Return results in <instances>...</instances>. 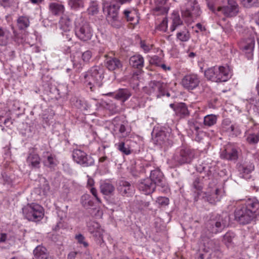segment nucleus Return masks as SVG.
I'll return each instance as SVG.
<instances>
[{
    "label": "nucleus",
    "instance_id": "obj_1",
    "mask_svg": "<svg viewBox=\"0 0 259 259\" xmlns=\"http://www.w3.org/2000/svg\"><path fill=\"white\" fill-rule=\"evenodd\" d=\"M80 80L83 84L92 92L102 87L103 83L104 69L100 66H94L83 73Z\"/></svg>",
    "mask_w": 259,
    "mask_h": 259
},
{
    "label": "nucleus",
    "instance_id": "obj_2",
    "mask_svg": "<svg viewBox=\"0 0 259 259\" xmlns=\"http://www.w3.org/2000/svg\"><path fill=\"white\" fill-rule=\"evenodd\" d=\"M228 225L227 218H224L220 215L210 219L205 225V228L203 230L201 238L203 241H206L213 234L222 232Z\"/></svg>",
    "mask_w": 259,
    "mask_h": 259
},
{
    "label": "nucleus",
    "instance_id": "obj_3",
    "mask_svg": "<svg viewBox=\"0 0 259 259\" xmlns=\"http://www.w3.org/2000/svg\"><path fill=\"white\" fill-rule=\"evenodd\" d=\"M204 75L208 80L213 82H225L230 78V69L228 66H215L207 69Z\"/></svg>",
    "mask_w": 259,
    "mask_h": 259
},
{
    "label": "nucleus",
    "instance_id": "obj_4",
    "mask_svg": "<svg viewBox=\"0 0 259 259\" xmlns=\"http://www.w3.org/2000/svg\"><path fill=\"white\" fill-rule=\"evenodd\" d=\"M22 210L24 218L31 222H39L44 216L43 207L37 203H28L22 208Z\"/></svg>",
    "mask_w": 259,
    "mask_h": 259
},
{
    "label": "nucleus",
    "instance_id": "obj_5",
    "mask_svg": "<svg viewBox=\"0 0 259 259\" xmlns=\"http://www.w3.org/2000/svg\"><path fill=\"white\" fill-rule=\"evenodd\" d=\"M119 8L120 6L114 2L109 3L106 1L103 4V11L106 15L108 22L115 27H118L120 26L118 16Z\"/></svg>",
    "mask_w": 259,
    "mask_h": 259
},
{
    "label": "nucleus",
    "instance_id": "obj_6",
    "mask_svg": "<svg viewBox=\"0 0 259 259\" xmlns=\"http://www.w3.org/2000/svg\"><path fill=\"white\" fill-rule=\"evenodd\" d=\"M75 34L80 40L87 42L91 39L93 29L89 22L80 20L75 23Z\"/></svg>",
    "mask_w": 259,
    "mask_h": 259
},
{
    "label": "nucleus",
    "instance_id": "obj_7",
    "mask_svg": "<svg viewBox=\"0 0 259 259\" xmlns=\"http://www.w3.org/2000/svg\"><path fill=\"white\" fill-rule=\"evenodd\" d=\"M194 157V151L189 148H183L177 151L172 159L176 165L190 163Z\"/></svg>",
    "mask_w": 259,
    "mask_h": 259
},
{
    "label": "nucleus",
    "instance_id": "obj_8",
    "mask_svg": "<svg viewBox=\"0 0 259 259\" xmlns=\"http://www.w3.org/2000/svg\"><path fill=\"white\" fill-rule=\"evenodd\" d=\"M235 219L242 225L250 223L255 218L245 205L237 208L234 212Z\"/></svg>",
    "mask_w": 259,
    "mask_h": 259
},
{
    "label": "nucleus",
    "instance_id": "obj_9",
    "mask_svg": "<svg viewBox=\"0 0 259 259\" xmlns=\"http://www.w3.org/2000/svg\"><path fill=\"white\" fill-rule=\"evenodd\" d=\"M72 156L75 162L82 166L88 167L94 164V159L80 149H74L72 152Z\"/></svg>",
    "mask_w": 259,
    "mask_h": 259
},
{
    "label": "nucleus",
    "instance_id": "obj_10",
    "mask_svg": "<svg viewBox=\"0 0 259 259\" xmlns=\"http://www.w3.org/2000/svg\"><path fill=\"white\" fill-rule=\"evenodd\" d=\"M153 140L155 144L159 146L164 151L172 145L169 134L164 131H160L156 133Z\"/></svg>",
    "mask_w": 259,
    "mask_h": 259
},
{
    "label": "nucleus",
    "instance_id": "obj_11",
    "mask_svg": "<svg viewBox=\"0 0 259 259\" xmlns=\"http://www.w3.org/2000/svg\"><path fill=\"white\" fill-rule=\"evenodd\" d=\"M182 15L187 18H195L201 14L200 7L196 0H188L185 8L182 10Z\"/></svg>",
    "mask_w": 259,
    "mask_h": 259
},
{
    "label": "nucleus",
    "instance_id": "obj_12",
    "mask_svg": "<svg viewBox=\"0 0 259 259\" xmlns=\"http://www.w3.org/2000/svg\"><path fill=\"white\" fill-rule=\"evenodd\" d=\"M228 5L218 7L217 11L221 12L227 17L235 16L239 13V6L235 0H227Z\"/></svg>",
    "mask_w": 259,
    "mask_h": 259
},
{
    "label": "nucleus",
    "instance_id": "obj_13",
    "mask_svg": "<svg viewBox=\"0 0 259 259\" xmlns=\"http://www.w3.org/2000/svg\"><path fill=\"white\" fill-rule=\"evenodd\" d=\"M200 81V78L197 74H189L183 77L181 84L187 90H193L199 85Z\"/></svg>",
    "mask_w": 259,
    "mask_h": 259
},
{
    "label": "nucleus",
    "instance_id": "obj_14",
    "mask_svg": "<svg viewBox=\"0 0 259 259\" xmlns=\"http://www.w3.org/2000/svg\"><path fill=\"white\" fill-rule=\"evenodd\" d=\"M238 156V152L237 148L231 145H227L220 153L222 159L228 160H236Z\"/></svg>",
    "mask_w": 259,
    "mask_h": 259
},
{
    "label": "nucleus",
    "instance_id": "obj_15",
    "mask_svg": "<svg viewBox=\"0 0 259 259\" xmlns=\"http://www.w3.org/2000/svg\"><path fill=\"white\" fill-rule=\"evenodd\" d=\"M105 57H106L105 65L108 70L110 71H118L122 68V63L118 58L109 56L107 55H106Z\"/></svg>",
    "mask_w": 259,
    "mask_h": 259
},
{
    "label": "nucleus",
    "instance_id": "obj_16",
    "mask_svg": "<svg viewBox=\"0 0 259 259\" xmlns=\"http://www.w3.org/2000/svg\"><path fill=\"white\" fill-rule=\"evenodd\" d=\"M151 94H155L157 98L165 95L166 85L160 81L152 80L149 83Z\"/></svg>",
    "mask_w": 259,
    "mask_h": 259
},
{
    "label": "nucleus",
    "instance_id": "obj_17",
    "mask_svg": "<svg viewBox=\"0 0 259 259\" xmlns=\"http://www.w3.org/2000/svg\"><path fill=\"white\" fill-rule=\"evenodd\" d=\"M87 227L89 232L93 235L96 240L103 239V230L97 222L90 221L87 223Z\"/></svg>",
    "mask_w": 259,
    "mask_h": 259
},
{
    "label": "nucleus",
    "instance_id": "obj_18",
    "mask_svg": "<svg viewBox=\"0 0 259 259\" xmlns=\"http://www.w3.org/2000/svg\"><path fill=\"white\" fill-rule=\"evenodd\" d=\"M156 188L155 184L152 182L151 179L146 178L142 180L139 184V189L148 195L153 193Z\"/></svg>",
    "mask_w": 259,
    "mask_h": 259
},
{
    "label": "nucleus",
    "instance_id": "obj_19",
    "mask_svg": "<svg viewBox=\"0 0 259 259\" xmlns=\"http://www.w3.org/2000/svg\"><path fill=\"white\" fill-rule=\"evenodd\" d=\"M244 205L255 218L259 215V201L256 198L247 199Z\"/></svg>",
    "mask_w": 259,
    "mask_h": 259
},
{
    "label": "nucleus",
    "instance_id": "obj_20",
    "mask_svg": "<svg viewBox=\"0 0 259 259\" xmlns=\"http://www.w3.org/2000/svg\"><path fill=\"white\" fill-rule=\"evenodd\" d=\"M254 44V40L252 38H249L246 42H242L240 44V47L245 53L248 59H251L253 57Z\"/></svg>",
    "mask_w": 259,
    "mask_h": 259
},
{
    "label": "nucleus",
    "instance_id": "obj_21",
    "mask_svg": "<svg viewBox=\"0 0 259 259\" xmlns=\"http://www.w3.org/2000/svg\"><path fill=\"white\" fill-rule=\"evenodd\" d=\"M155 185L159 186L161 187H165L164 179L162 173L158 168L151 171L150 178Z\"/></svg>",
    "mask_w": 259,
    "mask_h": 259
},
{
    "label": "nucleus",
    "instance_id": "obj_22",
    "mask_svg": "<svg viewBox=\"0 0 259 259\" xmlns=\"http://www.w3.org/2000/svg\"><path fill=\"white\" fill-rule=\"evenodd\" d=\"M222 130L223 132L234 134L235 133L240 134L236 124L232 123L231 120L229 118L224 119L222 123Z\"/></svg>",
    "mask_w": 259,
    "mask_h": 259
},
{
    "label": "nucleus",
    "instance_id": "obj_23",
    "mask_svg": "<svg viewBox=\"0 0 259 259\" xmlns=\"http://www.w3.org/2000/svg\"><path fill=\"white\" fill-rule=\"evenodd\" d=\"M167 1V0H155L156 6L153 9L154 15H162L165 16L167 14L168 8L165 6Z\"/></svg>",
    "mask_w": 259,
    "mask_h": 259
},
{
    "label": "nucleus",
    "instance_id": "obj_24",
    "mask_svg": "<svg viewBox=\"0 0 259 259\" xmlns=\"http://www.w3.org/2000/svg\"><path fill=\"white\" fill-rule=\"evenodd\" d=\"M119 193L122 196H129L133 193V188L130 183L121 181L117 188Z\"/></svg>",
    "mask_w": 259,
    "mask_h": 259
},
{
    "label": "nucleus",
    "instance_id": "obj_25",
    "mask_svg": "<svg viewBox=\"0 0 259 259\" xmlns=\"http://www.w3.org/2000/svg\"><path fill=\"white\" fill-rule=\"evenodd\" d=\"M40 161L39 156L34 151H32L28 154L26 162L30 167L34 168L39 167Z\"/></svg>",
    "mask_w": 259,
    "mask_h": 259
},
{
    "label": "nucleus",
    "instance_id": "obj_26",
    "mask_svg": "<svg viewBox=\"0 0 259 259\" xmlns=\"http://www.w3.org/2000/svg\"><path fill=\"white\" fill-rule=\"evenodd\" d=\"M49 9L51 13L54 16L61 15L65 11L64 5L57 2L50 3L49 5Z\"/></svg>",
    "mask_w": 259,
    "mask_h": 259
},
{
    "label": "nucleus",
    "instance_id": "obj_27",
    "mask_svg": "<svg viewBox=\"0 0 259 259\" xmlns=\"http://www.w3.org/2000/svg\"><path fill=\"white\" fill-rule=\"evenodd\" d=\"M175 114L180 118H185L189 115V112L186 104L184 103H177L175 109Z\"/></svg>",
    "mask_w": 259,
    "mask_h": 259
},
{
    "label": "nucleus",
    "instance_id": "obj_28",
    "mask_svg": "<svg viewBox=\"0 0 259 259\" xmlns=\"http://www.w3.org/2000/svg\"><path fill=\"white\" fill-rule=\"evenodd\" d=\"M172 23L170 26V30L174 31L175 30L185 26L183 24V21L181 19L180 16L178 12H174L171 16Z\"/></svg>",
    "mask_w": 259,
    "mask_h": 259
},
{
    "label": "nucleus",
    "instance_id": "obj_29",
    "mask_svg": "<svg viewBox=\"0 0 259 259\" xmlns=\"http://www.w3.org/2000/svg\"><path fill=\"white\" fill-rule=\"evenodd\" d=\"M177 30L176 38L178 40L182 42H186L189 40L191 37L190 33L186 26Z\"/></svg>",
    "mask_w": 259,
    "mask_h": 259
},
{
    "label": "nucleus",
    "instance_id": "obj_30",
    "mask_svg": "<svg viewBox=\"0 0 259 259\" xmlns=\"http://www.w3.org/2000/svg\"><path fill=\"white\" fill-rule=\"evenodd\" d=\"M130 64L133 67L141 69L144 66V59L141 55H136L130 59Z\"/></svg>",
    "mask_w": 259,
    "mask_h": 259
},
{
    "label": "nucleus",
    "instance_id": "obj_31",
    "mask_svg": "<svg viewBox=\"0 0 259 259\" xmlns=\"http://www.w3.org/2000/svg\"><path fill=\"white\" fill-rule=\"evenodd\" d=\"M212 167L206 164L202 163L196 166V170L198 172L202 174L204 172L205 175L202 176L201 177L204 178L205 177L207 178L208 179L212 176V171L211 170Z\"/></svg>",
    "mask_w": 259,
    "mask_h": 259
},
{
    "label": "nucleus",
    "instance_id": "obj_32",
    "mask_svg": "<svg viewBox=\"0 0 259 259\" xmlns=\"http://www.w3.org/2000/svg\"><path fill=\"white\" fill-rule=\"evenodd\" d=\"M33 254L35 259H47L49 256L46 248L41 245L35 247L33 250Z\"/></svg>",
    "mask_w": 259,
    "mask_h": 259
},
{
    "label": "nucleus",
    "instance_id": "obj_33",
    "mask_svg": "<svg viewBox=\"0 0 259 259\" xmlns=\"http://www.w3.org/2000/svg\"><path fill=\"white\" fill-rule=\"evenodd\" d=\"M11 246L10 235L6 233H0V248L8 249Z\"/></svg>",
    "mask_w": 259,
    "mask_h": 259
},
{
    "label": "nucleus",
    "instance_id": "obj_34",
    "mask_svg": "<svg viewBox=\"0 0 259 259\" xmlns=\"http://www.w3.org/2000/svg\"><path fill=\"white\" fill-rule=\"evenodd\" d=\"M246 142L251 146H255L259 143V132L253 133L249 130L246 133Z\"/></svg>",
    "mask_w": 259,
    "mask_h": 259
},
{
    "label": "nucleus",
    "instance_id": "obj_35",
    "mask_svg": "<svg viewBox=\"0 0 259 259\" xmlns=\"http://www.w3.org/2000/svg\"><path fill=\"white\" fill-rule=\"evenodd\" d=\"M131 96L132 94L128 89H120L115 94L114 98L116 100H121L122 103H124Z\"/></svg>",
    "mask_w": 259,
    "mask_h": 259
},
{
    "label": "nucleus",
    "instance_id": "obj_36",
    "mask_svg": "<svg viewBox=\"0 0 259 259\" xmlns=\"http://www.w3.org/2000/svg\"><path fill=\"white\" fill-rule=\"evenodd\" d=\"M220 193V190L218 188H215L211 193L208 192L206 195L207 201L211 204H214L219 201L221 200Z\"/></svg>",
    "mask_w": 259,
    "mask_h": 259
},
{
    "label": "nucleus",
    "instance_id": "obj_37",
    "mask_svg": "<svg viewBox=\"0 0 259 259\" xmlns=\"http://www.w3.org/2000/svg\"><path fill=\"white\" fill-rule=\"evenodd\" d=\"M100 190L102 193L105 195L112 194L114 191V186L109 182L104 181L100 185Z\"/></svg>",
    "mask_w": 259,
    "mask_h": 259
},
{
    "label": "nucleus",
    "instance_id": "obj_38",
    "mask_svg": "<svg viewBox=\"0 0 259 259\" xmlns=\"http://www.w3.org/2000/svg\"><path fill=\"white\" fill-rule=\"evenodd\" d=\"M60 27L63 30H70L71 28V21L67 15H63L60 20Z\"/></svg>",
    "mask_w": 259,
    "mask_h": 259
},
{
    "label": "nucleus",
    "instance_id": "obj_39",
    "mask_svg": "<svg viewBox=\"0 0 259 259\" xmlns=\"http://www.w3.org/2000/svg\"><path fill=\"white\" fill-rule=\"evenodd\" d=\"M123 13L125 18L127 21L132 22L136 19V22H138V16L135 10L126 9L124 10Z\"/></svg>",
    "mask_w": 259,
    "mask_h": 259
},
{
    "label": "nucleus",
    "instance_id": "obj_40",
    "mask_svg": "<svg viewBox=\"0 0 259 259\" xmlns=\"http://www.w3.org/2000/svg\"><path fill=\"white\" fill-rule=\"evenodd\" d=\"M29 24V20L26 16H20L17 19V26L19 29L23 30L27 28Z\"/></svg>",
    "mask_w": 259,
    "mask_h": 259
},
{
    "label": "nucleus",
    "instance_id": "obj_41",
    "mask_svg": "<svg viewBox=\"0 0 259 259\" xmlns=\"http://www.w3.org/2000/svg\"><path fill=\"white\" fill-rule=\"evenodd\" d=\"M218 117L214 114H209L204 117L203 123L205 126H211L214 125L217 121Z\"/></svg>",
    "mask_w": 259,
    "mask_h": 259
},
{
    "label": "nucleus",
    "instance_id": "obj_42",
    "mask_svg": "<svg viewBox=\"0 0 259 259\" xmlns=\"http://www.w3.org/2000/svg\"><path fill=\"white\" fill-rule=\"evenodd\" d=\"M80 202L82 205L86 208L94 205V201L91 199V197L88 194H84L81 197Z\"/></svg>",
    "mask_w": 259,
    "mask_h": 259
},
{
    "label": "nucleus",
    "instance_id": "obj_43",
    "mask_svg": "<svg viewBox=\"0 0 259 259\" xmlns=\"http://www.w3.org/2000/svg\"><path fill=\"white\" fill-rule=\"evenodd\" d=\"M42 157L44 158L43 162L45 165L51 167L54 164V157L49 152H44Z\"/></svg>",
    "mask_w": 259,
    "mask_h": 259
},
{
    "label": "nucleus",
    "instance_id": "obj_44",
    "mask_svg": "<svg viewBox=\"0 0 259 259\" xmlns=\"http://www.w3.org/2000/svg\"><path fill=\"white\" fill-rule=\"evenodd\" d=\"M68 5L70 8L74 10H77L84 7L83 0H69Z\"/></svg>",
    "mask_w": 259,
    "mask_h": 259
},
{
    "label": "nucleus",
    "instance_id": "obj_45",
    "mask_svg": "<svg viewBox=\"0 0 259 259\" xmlns=\"http://www.w3.org/2000/svg\"><path fill=\"white\" fill-rule=\"evenodd\" d=\"M117 148L120 152L123 154L127 155L131 153V151L130 149V147L128 145L126 146L125 145V143L123 142H119L118 144H115Z\"/></svg>",
    "mask_w": 259,
    "mask_h": 259
},
{
    "label": "nucleus",
    "instance_id": "obj_46",
    "mask_svg": "<svg viewBox=\"0 0 259 259\" xmlns=\"http://www.w3.org/2000/svg\"><path fill=\"white\" fill-rule=\"evenodd\" d=\"M206 4L208 9L213 13L218 14L217 6L218 5V0H206Z\"/></svg>",
    "mask_w": 259,
    "mask_h": 259
},
{
    "label": "nucleus",
    "instance_id": "obj_47",
    "mask_svg": "<svg viewBox=\"0 0 259 259\" xmlns=\"http://www.w3.org/2000/svg\"><path fill=\"white\" fill-rule=\"evenodd\" d=\"M193 187L195 189V192L197 191L198 194H199L203 188V184L200 178L197 177L195 178L193 183Z\"/></svg>",
    "mask_w": 259,
    "mask_h": 259
},
{
    "label": "nucleus",
    "instance_id": "obj_48",
    "mask_svg": "<svg viewBox=\"0 0 259 259\" xmlns=\"http://www.w3.org/2000/svg\"><path fill=\"white\" fill-rule=\"evenodd\" d=\"M235 237V234L231 232H228L224 236V241L226 245L229 246L232 242Z\"/></svg>",
    "mask_w": 259,
    "mask_h": 259
},
{
    "label": "nucleus",
    "instance_id": "obj_49",
    "mask_svg": "<svg viewBox=\"0 0 259 259\" xmlns=\"http://www.w3.org/2000/svg\"><path fill=\"white\" fill-rule=\"evenodd\" d=\"M167 23L168 20L166 17H164L162 19V21L156 27V29L158 30L165 32L167 29Z\"/></svg>",
    "mask_w": 259,
    "mask_h": 259
},
{
    "label": "nucleus",
    "instance_id": "obj_50",
    "mask_svg": "<svg viewBox=\"0 0 259 259\" xmlns=\"http://www.w3.org/2000/svg\"><path fill=\"white\" fill-rule=\"evenodd\" d=\"M188 123L189 130L192 132L193 134L200 130L197 122L195 121L193 119L189 120Z\"/></svg>",
    "mask_w": 259,
    "mask_h": 259
},
{
    "label": "nucleus",
    "instance_id": "obj_51",
    "mask_svg": "<svg viewBox=\"0 0 259 259\" xmlns=\"http://www.w3.org/2000/svg\"><path fill=\"white\" fill-rule=\"evenodd\" d=\"M92 57V53L90 50H87V51L84 52L83 53H82V55H81L82 60L84 63L89 62Z\"/></svg>",
    "mask_w": 259,
    "mask_h": 259
},
{
    "label": "nucleus",
    "instance_id": "obj_52",
    "mask_svg": "<svg viewBox=\"0 0 259 259\" xmlns=\"http://www.w3.org/2000/svg\"><path fill=\"white\" fill-rule=\"evenodd\" d=\"M156 203L160 206H166L169 204V199L165 197H158L157 198Z\"/></svg>",
    "mask_w": 259,
    "mask_h": 259
},
{
    "label": "nucleus",
    "instance_id": "obj_53",
    "mask_svg": "<svg viewBox=\"0 0 259 259\" xmlns=\"http://www.w3.org/2000/svg\"><path fill=\"white\" fill-rule=\"evenodd\" d=\"M75 238L77 240L78 243L80 244H82L84 247H87L89 245L88 242L85 241L84 237L81 234H79L75 235Z\"/></svg>",
    "mask_w": 259,
    "mask_h": 259
},
{
    "label": "nucleus",
    "instance_id": "obj_54",
    "mask_svg": "<svg viewBox=\"0 0 259 259\" xmlns=\"http://www.w3.org/2000/svg\"><path fill=\"white\" fill-rule=\"evenodd\" d=\"M40 194L44 196H46L50 191V186L48 182H45L42 187L40 188Z\"/></svg>",
    "mask_w": 259,
    "mask_h": 259
},
{
    "label": "nucleus",
    "instance_id": "obj_55",
    "mask_svg": "<svg viewBox=\"0 0 259 259\" xmlns=\"http://www.w3.org/2000/svg\"><path fill=\"white\" fill-rule=\"evenodd\" d=\"M254 170V165L252 164H249L245 166H243L242 171L243 174H249Z\"/></svg>",
    "mask_w": 259,
    "mask_h": 259
},
{
    "label": "nucleus",
    "instance_id": "obj_56",
    "mask_svg": "<svg viewBox=\"0 0 259 259\" xmlns=\"http://www.w3.org/2000/svg\"><path fill=\"white\" fill-rule=\"evenodd\" d=\"M241 2L246 7H250L259 3L258 0H241Z\"/></svg>",
    "mask_w": 259,
    "mask_h": 259
},
{
    "label": "nucleus",
    "instance_id": "obj_57",
    "mask_svg": "<svg viewBox=\"0 0 259 259\" xmlns=\"http://www.w3.org/2000/svg\"><path fill=\"white\" fill-rule=\"evenodd\" d=\"M0 45H5L6 44L7 36H6V31L2 28H0Z\"/></svg>",
    "mask_w": 259,
    "mask_h": 259
},
{
    "label": "nucleus",
    "instance_id": "obj_58",
    "mask_svg": "<svg viewBox=\"0 0 259 259\" xmlns=\"http://www.w3.org/2000/svg\"><path fill=\"white\" fill-rule=\"evenodd\" d=\"M64 39L67 41H70L73 36V32L70 30H64V32L62 33Z\"/></svg>",
    "mask_w": 259,
    "mask_h": 259
},
{
    "label": "nucleus",
    "instance_id": "obj_59",
    "mask_svg": "<svg viewBox=\"0 0 259 259\" xmlns=\"http://www.w3.org/2000/svg\"><path fill=\"white\" fill-rule=\"evenodd\" d=\"M140 45L141 48L146 53L148 52L152 48V46L149 44H146L145 41H141Z\"/></svg>",
    "mask_w": 259,
    "mask_h": 259
},
{
    "label": "nucleus",
    "instance_id": "obj_60",
    "mask_svg": "<svg viewBox=\"0 0 259 259\" xmlns=\"http://www.w3.org/2000/svg\"><path fill=\"white\" fill-rule=\"evenodd\" d=\"M246 100L248 103L254 104V106L257 107V110L259 112V100H257L255 98H251Z\"/></svg>",
    "mask_w": 259,
    "mask_h": 259
},
{
    "label": "nucleus",
    "instance_id": "obj_61",
    "mask_svg": "<svg viewBox=\"0 0 259 259\" xmlns=\"http://www.w3.org/2000/svg\"><path fill=\"white\" fill-rule=\"evenodd\" d=\"M195 135V140L196 141L199 142L202 139L203 135L204 134L203 131L199 130L198 131L193 134Z\"/></svg>",
    "mask_w": 259,
    "mask_h": 259
},
{
    "label": "nucleus",
    "instance_id": "obj_62",
    "mask_svg": "<svg viewBox=\"0 0 259 259\" xmlns=\"http://www.w3.org/2000/svg\"><path fill=\"white\" fill-rule=\"evenodd\" d=\"M110 161L109 158L106 156L101 157L99 159V162L100 163H105V165H108L110 163Z\"/></svg>",
    "mask_w": 259,
    "mask_h": 259
},
{
    "label": "nucleus",
    "instance_id": "obj_63",
    "mask_svg": "<svg viewBox=\"0 0 259 259\" xmlns=\"http://www.w3.org/2000/svg\"><path fill=\"white\" fill-rule=\"evenodd\" d=\"M119 132L123 137L126 136L127 135V133H126V127L123 124H121L120 125Z\"/></svg>",
    "mask_w": 259,
    "mask_h": 259
},
{
    "label": "nucleus",
    "instance_id": "obj_64",
    "mask_svg": "<svg viewBox=\"0 0 259 259\" xmlns=\"http://www.w3.org/2000/svg\"><path fill=\"white\" fill-rule=\"evenodd\" d=\"M159 58L158 56H154L152 58L150 62L152 64H155L156 66H160V64H159Z\"/></svg>",
    "mask_w": 259,
    "mask_h": 259
}]
</instances>
